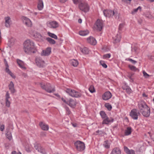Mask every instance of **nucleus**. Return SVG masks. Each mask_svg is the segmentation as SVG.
I'll list each match as a JSON object with an SVG mask.
<instances>
[{
  "mask_svg": "<svg viewBox=\"0 0 154 154\" xmlns=\"http://www.w3.org/2000/svg\"><path fill=\"white\" fill-rule=\"evenodd\" d=\"M24 51L28 54L35 52V45L34 42L30 39L26 40L23 43Z\"/></svg>",
  "mask_w": 154,
  "mask_h": 154,
  "instance_id": "nucleus-1",
  "label": "nucleus"
},
{
  "mask_svg": "<svg viewBox=\"0 0 154 154\" xmlns=\"http://www.w3.org/2000/svg\"><path fill=\"white\" fill-rule=\"evenodd\" d=\"M103 13L104 15L106 17H110L114 16L116 19L119 18V14L116 11L115 12L111 10H104Z\"/></svg>",
  "mask_w": 154,
  "mask_h": 154,
  "instance_id": "nucleus-2",
  "label": "nucleus"
},
{
  "mask_svg": "<svg viewBox=\"0 0 154 154\" xmlns=\"http://www.w3.org/2000/svg\"><path fill=\"white\" fill-rule=\"evenodd\" d=\"M40 85L42 89L45 90L48 93L53 92L55 91L54 88L51 86V85L50 83L45 84L42 82L40 83Z\"/></svg>",
  "mask_w": 154,
  "mask_h": 154,
  "instance_id": "nucleus-3",
  "label": "nucleus"
},
{
  "mask_svg": "<svg viewBox=\"0 0 154 154\" xmlns=\"http://www.w3.org/2000/svg\"><path fill=\"white\" fill-rule=\"evenodd\" d=\"M66 92L72 97L78 98L81 96V94L80 93L75 90L70 88L67 89Z\"/></svg>",
  "mask_w": 154,
  "mask_h": 154,
  "instance_id": "nucleus-4",
  "label": "nucleus"
},
{
  "mask_svg": "<svg viewBox=\"0 0 154 154\" xmlns=\"http://www.w3.org/2000/svg\"><path fill=\"white\" fill-rule=\"evenodd\" d=\"M79 9L85 12L88 11L89 10V7L88 4L85 2H81L79 3Z\"/></svg>",
  "mask_w": 154,
  "mask_h": 154,
  "instance_id": "nucleus-5",
  "label": "nucleus"
},
{
  "mask_svg": "<svg viewBox=\"0 0 154 154\" xmlns=\"http://www.w3.org/2000/svg\"><path fill=\"white\" fill-rule=\"evenodd\" d=\"M140 115V112L138 111L136 109H132L130 114V116L134 120H137L138 116Z\"/></svg>",
  "mask_w": 154,
  "mask_h": 154,
  "instance_id": "nucleus-6",
  "label": "nucleus"
},
{
  "mask_svg": "<svg viewBox=\"0 0 154 154\" xmlns=\"http://www.w3.org/2000/svg\"><path fill=\"white\" fill-rule=\"evenodd\" d=\"M75 145L78 151H82L85 148L84 143L79 140L77 141L75 143Z\"/></svg>",
  "mask_w": 154,
  "mask_h": 154,
  "instance_id": "nucleus-7",
  "label": "nucleus"
},
{
  "mask_svg": "<svg viewBox=\"0 0 154 154\" xmlns=\"http://www.w3.org/2000/svg\"><path fill=\"white\" fill-rule=\"evenodd\" d=\"M47 25L48 27L53 29L57 28L59 26L58 23L55 21H50L47 23Z\"/></svg>",
  "mask_w": 154,
  "mask_h": 154,
  "instance_id": "nucleus-8",
  "label": "nucleus"
},
{
  "mask_svg": "<svg viewBox=\"0 0 154 154\" xmlns=\"http://www.w3.org/2000/svg\"><path fill=\"white\" fill-rule=\"evenodd\" d=\"M138 109L140 112L144 110L149 106L143 101H141L138 104Z\"/></svg>",
  "mask_w": 154,
  "mask_h": 154,
  "instance_id": "nucleus-9",
  "label": "nucleus"
},
{
  "mask_svg": "<svg viewBox=\"0 0 154 154\" xmlns=\"http://www.w3.org/2000/svg\"><path fill=\"white\" fill-rule=\"evenodd\" d=\"M34 147L38 151L42 154H46V152L45 149L39 144L35 143L34 144Z\"/></svg>",
  "mask_w": 154,
  "mask_h": 154,
  "instance_id": "nucleus-10",
  "label": "nucleus"
},
{
  "mask_svg": "<svg viewBox=\"0 0 154 154\" xmlns=\"http://www.w3.org/2000/svg\"><path fill=\"white\" fill-rule=\"evenodd\" d=\"M35 62L37 65L39 67H43L45 65L44 61L39 57L36 58Z\"/></svg>",
  "mask_w": 154,
  "mask_h": 154,
  "instance_id": "nucleus-11",
  "label": "nucleus"
},
{
  "mask_svg": "<svg viewBox=\"0 0 154 154\" xmlns=\"http://www.w3.org/2000/svg\"><path fill=\"white\" fill-rule=\"evenodd\" d=\"M103 27V23L102 21L100 20H97L94 26L95 28L97 30L100 31L102 29Z\"/></svg>",
  "mask_w": 154,
  "mask_h": 154,
  "instance_id": "nucleus-12",
  "label": "nucleus"
},
{
  "mask_svg": "<svg viewBox=\"0 0 154 154\" xmlns=\"http://www.w3.org/2000/svg\"><path fill=\"white\" fill-rule=\"evenodd\" d=\"M22 20L23 23L26 26L31 27L32 26V22L29 18L25 17H23L22 18Z\"/></svg>",
  "mask_w": 154,
  "mask_h": 154,
  "instance_id": "nucleus-13",
  "label": "nucleus"
},
{
  "mask_svg": "<svg viewBox=\"0 0 154 154\" xmlns=\"http://www.w3.org/2000/svg\"><path fill=\"white\" fill-rule=\"evenodd\" d=\"M141 113L142 115L144 117H149L150 114V109L149 107L144 109L143 110L140 112Z\"/></svg>",
  "mask_w": 154,
  "mask_h": 154,
  "instance_id": "nucleus-14",
  "label": "nucleus"
},
{
  "mask_svg": "<svg viewBox=\"0 0 154 154\" xmlns=\"http://www.w3.org/2000/svg\"><path fill=\"white\" fill-rule=\"evenodd\" d=\"M51 52V48L48 47L45 50H43L41 53L42 56H48L49 55Z\"/></svg>",
  "mask_w": 154,
  "mask_h": 154,
  "instance_id": "nucleus-15",
  "label": "nucleus"
},
{
  "mask_svg": "<svg viewBox=\"0 0 154 154\" xmlns=\"http://www.w3.org/2000/svg\"><path fill=\"white\" fill-rule=\"evenodd\" d=\"M4 20H5V26L7 28L9 27L11 23V21L10 17L8 16L6 17H5Z\"/></svg>",
  "mask_w": 154,
  "mask_h": 154,
  "instance_id": "nucleus-16",
  "label": "nucleus"
},
{
  "mask_svg": "<svg viewBox=\"0 0 154 154\" xmlns=\"http://www.w3.org/2000/svg\"><path fill=\"white\" fill-rule=\"evenodd\" d=\"M114 121V119L113 118H111L109 119L107 116L103 120L102 122L103 125H108L110 122H113Z\"/></svg>",
  "mask_w": 154,
  "mask_h": 154,
  "instance_id": "nucleus-17",
  "label": "nucleus"
},
{
  "mask_svg": "<svg viewBox=\"0 0 154 154\" xmlns=\"http://www.w3.org/2000/svg\"><path fill=\"white\" fill-rule=\"evenodd\" d=\"M112 97V94L109 91L105 92L102 95L103 99L105 100H107Z\"/></svg>",
  "mask_w": 154,
  "mask_h": 154,
  "instance_id": "nucleus-18",
  "label": "nucleus"
},
{
  "mask_svg": "<svg viewBox=\"0 0 154 154\" xmlns=\"http://www.w3.org/2000/svg\"><path fill=\"white\" fill-rule=\"evenodd\" d=\"M87 41L88 43L93 45H95L97 43L96 39L90 36L88 38Z\"/></svg>",
  "mask_w": 154,
  "mask_h": 154,
  "instance_id": "nucleus-19",
  "label": "nucleus"
},
{
  "mask_svg": "<svg viewBox=\"0 0 154 154\" xmlns=\"http://www.w3.org/2000/svg\"><path fill=\"white\" fill-rule=\"evenodd\" d=\"M39 125L41 129L43 130L48 131L49 129L48 125L42 122H40Z\"/></svg>",
  "mask_w": 154,
  "mask_h": 154,
  "instance_id": "nucleus-20",
  "label": "nucleus"
},
{
  "mask_svg": "<svg viewBox=\"0 0 154 154\" xmlns=\"http://www.w3.org/2000/svg\"><path fill=\"white\" fill-rule=\"evenodd\" d=\"M17 61L19 66L21 68L23 69H26V68L25 66V64L23 62L18 59H17Z\"/></svg>",
  "mask_w": 154,
  "mask_h": 154,
  "instance_id": "nucleus-21",
  "label": "nucleus"
},
{
  "mask_svg": "<svg viewBox=\"0 0 154 154\" xmlns=\"http://www.w3.org/2000/svg\"><path fill=\"white\" fill-rule=\"evenodd\" d=\"M67 104L71 107L74 108L76 105V102L75 100L70 99L69 100Z\"/></svg>",
  "mask_w": 154,
  "mask_h": 154,
  "instance_id": "nucleus-22",
  "label": "nucleus"
},
{
  "mask_svg": "<svg viewBox=\"0 0 154 154\" xmlns=\"http://www.w3.org/2000/svg\"><path fill=\"white\" fill-rule=\"evenodd\" d=\"M110 154H121V151L119 148L115 147L112 149Z\"/></svg>",
  "mask_w": 154,
  "mask_h": 154,
  "instance_id": "nucleus-23",
  "label": "nucleus"
},
{
  "mask_svg": "<svg viewBox=\"0 0 154 154\" xmlns=\"http://www.w3.org/2000/svg\"><path fill=\"white\" fill-rule=\"evenodd\" d=\"M124 150L127 154H135L134 151L132 149L130 150L126 146H124Z\"/></svg>",
  "mask_w": 154,
  "mask_h": 154,
  "instance_id": "nucleus-24",
  "label": "nucleus"
},
{
  "mask_svg": "<svg viewBox=\"0 0 154 154\" xmlns=\"http://www.w3.org/2000/svg\"><path fill=\"white\" fill-rule=\"evenodd\" d=\"M14 85L13 83L12 82H11L9 85V88L11 92L13 93L15 91V90L14 88Z\"/></svg>",
  "mask_w": 154,
  "mask_h": 154,
  "instance_id": "nucleus-25",
  "label": "nucleus"
},
{
  "mask_svg": "<svg viewBox=\"0 0 154 154\" xmlns=\"http://www.w3.org/2000/svg\"><path fill=\"white\" fill-rule=\"evenodd\" d=\"M132 131V129L131 127H127L125 131V135L128 136L130 135L131 134Z\"/></svg>",
  "mask_w": 154,
  "mask_h": 154,
  "instance_id": "nucleus-26",
  "label": "nucleus"
},
{
  "mask_svg": "<svg viewBox=\"0 0 154 154\" xmlns=\"http://www.w3.org/2000/svg\"><path fill=\"white\" fill-rule=\"evenodd\" d=\"M121 36L120 34H117V35L114 37L113 38L114 40V43H117L119 42L120 40Z\"/></svg>",
  "mask_w": 154,
  "mask_h": 154,
  "instance_id": "nucleus-27",
  "label": "nucleus"
},
{
  "mask_svg": "<svg viewBox=\"0 0 154 154\" xmlns=\"http://www.w3.org/2000/svg\"><path fill=\"white\" fill-rule=\"evenodd\" d=\"M43 3L42 0H39V2L38 5V8L39 10H42L43 8Z\"/></svg>",
  "mask_w": 154,
  "mask_h": 154,
  "instance_id": "nucleus-28",
  "label": "nucleus"
},
{
  "mask_svg": "<svg viewBox=\"0 0 154 154\" xmlns=\"http://www.w3.org/2000/svg\"><path fill=\"white\" fill-rule=\"evenodd\" d=\"M81 51L84 54H87L89 53V50L87 48L84 47L80 49Z\"/></svg>",
  "mask_w": 154,
  "mask_h": 154,
  "instance_id": "nucleus-29",
  "label": "nucleus"
},
{
  "mask_svg": "<svg viewBox=\"0 0 154 154\" xmlns=\"http://www.w3.org/2000/svg\"><path fill=\"white\" fill-rule=\"evenodd\" d=\"M71 65L74 67H76L79 64L78 61L76 60H72L70 61Z\"/></svg>",
  "mask_w": 154,
  "mask_h": 154,
  "instance_id": "nucleus-30",
  "label": "nucleus"
},
{
  "mask_svg": "<svg viewBox=\"0 0 154 154\" xmlns=\"http://www.w3.org/2000/svg\"><path fill=\"white\" fill-rule=\"evenodd\" d=\"M6 136L7 137L9 140H11L12 138L11 132L9 131V130H7V133H6Z\"/></svg>",
  "mask_w": 154,
  "mask_h": 154,
  "instance_id": "nucleus-31",
  "label": "nucleus"
},
{
  "mask_svg": "<svg viewBox=\"0 0 154 154\" xmlns=\"http://www.w3.org/2000/svg\"><path fill=\"white\" fill-rule=\"evenodd\" d=\"M15 42V40L14 38H11L9 40L8 44L9 46L11 47L14 45Z\"/></svg>",
  "mask_w": 154,
  "mask_h": 154,
  "instance_id": "nucleus-32",
  "label": "nucleus"
},
{
  "mask_svg": "<svg viewBox=\"0 0 154 154\" xmlns=\"http://www.w3.org/2000/svg\"><path fill=\"white\" fill-rule=\"evenodd\" d=\"M144 15L146 17L149 19H152L153 18V16L151 14L150 12L149 11L144 13Z\"/></svg>",
  "mask_w": 154,
  "mask_h": 154,
  "instance_id": "nucleus-33",
  "label": "nucleus"
},
{
  "mask_svg": "<svg viewBox=\"0 0 154 154\" xmlns=\"http://www.w3.org/2000/svg\"><path fill=\"white\" fill-rule=\"evenodd\" d=\"M89 33V32L88 30L85 31H80L79 32V34L82 36H85L88 35Z\"/></svg>",
  "mask_w": 154,
  "mask_h": 154,
  "instance_id": "nucleus-34",
  "label": "nucleus"
},
{
  "mask_svg": "<svg viewBox=\"0 0 154 154\" xmlns=\"http://www.w3.org/2000/svg\"><path fill=\"white\" fill-rule=\"evenodd\" d=\"M100 114L101 118L103 120L107 116L105 112L103 111H101L100 112Z\"/></svg>",
  "mask_w": 154,
  "mask_h": 154,
  "instance_id": "nucleus-35",
  "label": "nucleus"
},
{
  "mask_svg": "<svg viewBox=\"0 0 154 154\" xmlns=\"http://www.w3.org/2000/svg\"><path fill=\"white\" fill-rule=\"evenodd\" d=\"M48 34L49 36L52 38H53L56 39H57V36L54 33H52L49 32H48Z\"/></svg>",
  "mask_w": 154,
  "mask_h": 154,
  "instance_id": "nucleus-36",
  "label": "nucleus"
},
{
  "mask_svg": "<svg viewBox=\"0 0 154 154\" xmlns=\"http://www.w3.org/2000/svg\"><path fill=\"white\" fill-rule=\"evenodd\" d=\"M47 41L50 44H54L55 43V41L53 39L50 38H46Z\"/></svg>",
  "mask_w": 154,
  "mask_h": 154,
  "instance_id": "nucleus-37",
  "label": "nucleus"
},
{
  "mask_svg": "<svg viewBox=\"0 0 154 154\" xmlns=\"http://www.w3.org/2000/svg\"><path fill=\"white\" fill-rule=\"evenodd\" d=\"M103 145L104 146L106 149L109 148L110 147V145L108 143V141L107 140L104 141Z\"/></svg>",
  "mask_w": 154,
  "mask_h": 154,
  "instance_id": "nucleus-38",
  "label": "nucleus"
},
{
  "mask_svg": "<svg viewBox=\"0 0 154 154\" xmlns=\"http://www.w3.org/2000/svg\"><path fill=\"white\" fill-rule=\"evenodd\" d=\"M139 9L140 11L141 10V7L140 6H139L137 8L133 9L131 12V14H134L137 12Z\"/></svg>",
  "mask_w": 154,
  "mask_h": 154,
  "instance_id": "nucleus-39",
  "label": "nucleus"
},
{
  "mask_svg": "<svg viewBox=\"0 0 154 154\" xmlns=\"http://www.w3.org/2000/svg\"><path fill=\"white\" fill-rule=\"evenodd\" d=\"M96 135L102 136L104 132L101 130H98L96 131Z\"/></svg>",
  "mask_w": 154,
  "mask_h": 154,
  "instance_id": "nucleus-40",
  "label": "nucleus"
},
{
  "mask_svg": "<svg viewBox=\"0 0 154 154\" xmlns=\"http://www.w3.org/2000/svg\"><path fill=\"white\" fill-rule=\"evenodd\" d=\"M89 91L92 93L95 92V90L94 88V87L93 85H91L90 86L89 88Z\"/></svg>",
  "mask_w": 154,
  "mask_h": 154,
  "instance_id": "nucleus-41",
  "label": "nucleus"
},
{
  "mask_svg": "<svg viewBox=\"0 0 154 154\" xmlns=\"http://www.w3.org/2000/svg\"><path fill=\"white\" fill-rule=\"evenodd\" d=\"M100 64L104 68H106L107 67V65L103 61L100 60Z\"/></svg>",
  "mask_w": 154,
  "mask_h": 154,
  "instance_id": "nucleus-42",
  "label": "nucleus"
},
{
  "mask_svg": "<svg viewBox=\"0 0 154 154\" xmlns=\"http://www.w3.org/2000/svg\"><path fill=\"white\" fill-rule=\"evenodd\" d=\"M111 56L110 54H107L103 56V58L104 59H107L110 57Z\"/></svg>",
  "mask_w": 154,
  "mask_h": 154,
  "instance_id": "nucleus-43",
  "label": "nucleus"
},
{
  "mask_svg": "<svg viewBox=\"0 0 154 154\" xmlns=\"http://www.w3.org/2000/svg\"><path fill=\"white\" fill-rule=\"evenodd\" d=\"M126 60H128L131 63L133 64H135L136 63H137V61L136 60H133L132 59L130 58H128L126 59Z\"/></svg>",
  "mask_w": 154,
  "mask_h": 154,
  "instance_id": "nucleus-44",
  "label": "nucleus"
},
{
  "mask_svg": "<svg viewBox=\"0 0 154 154\" xmlns=\"http://www.w3.org/2000/svg\"><path fill=\"white\" fill-rule=\"evenodd\" d=\"M105 106L109 110H110L112 108V106L109 103L106 104L105 105Z\"/></svg>",
  "mask_w": 154,
  "mask_h": 154,
  "instance_id": "nucleus-45",
  "label": "nucleus"
},
{
  "mask_svg": "<svg viewBox=\"0 0 154 154\" xmlns=\"http://www.w3.org/2000/svg\"><path fill=\"white\" fill-rule=\"evenodd\" d=\"M128 67L132 70L136 71L137 69V68L134 66L131 65H128Z\"/></svg>",
  "mask_w": 154,
  "mask_h": 154,
  "instance_id": "nucleus-46",
  "label": "nucleus"
},
{
  "mask_svg": "<svg viewBox=\"0 0 154 154\" xmlns=\"http://www.w3.org/2000/svg\"><path fill=\"white\" fill-rule=\"evenodd\" d=\"M26 151L27 152H30L32 150V148L29 146H26L25 147Z\"/></svg>",
  "mask_w": 154,
  "mask_h": 154,
  "instance_id": "nucleus-47",
  "label": "nucleus"
},
{
  "mask_svg": "<svg viewBox=\"0 0 154 154\" xmlns=\"http://www.w3.org/2000/svg\"><path fill=\"white\" fill-rule=\"evenodd\" d=\"M65 109L66 111V112L67 115H69L71 114V112L69 110V107H66Z\"/></svg>",
  "mask_w": 154,
  "mask_h": 154,
  "instance_id": "nucleus-48",
  "label": "nucleus"
},
{
  "mask_svg": "<svg viewBox=\"0 0 154 154\" xmlns=\"http://www.w3.org/2000/svg\"><path fill=\"white\" fill-rule=\"evenodd\" d=\"M143 76L146 78H149V75H148L146 72L144 71H143Z\"/></svg>",
  "mask_w": 154,
  "mask_h": 154,
  "instance_id": "nucleus-49",
  "label": "nucleus"
},
{
  "mask_svg": "<svg viewBox=\"0 0 154 154\" xmlns=\"http://www.w3.org/2000/svg\"><path fill=\"white\" fill-rule=\"evenodd\" d=\"M125 91L126 92L129 94H130L131 92V90L129 87H128L127 89H126Z\"/></svg>",
  "mask_w": 154,
  "mask_h": 154,
  "instance_id": "nucleus-50",
  "label": "nucleus"
},
{
  "mask_svg": "<svg viewBox=\"0 0 154 154\" xmlns=\"http://www.w3.org/2000/svg\"><path fill=\"white\" fill-rule=\"evenodd\" d=\"M6 106L8 107H9L10 105V102L9 100H5Z\"/></svg>",
  "mask_w": 154,
  "mask_h": 154,
  "instance_id": "nucleus-51",
  "label": "nucleus"
},
{
  "mask_svg": "<svg viewBox=\"0 0 154 154\" xmlns=\"http://www.w3.org/2000/svg\"><path fill=\"white\" fill-rule=\"evenodd\" d=\"M9 66H8L7 67H6L5 69V72L8 73V74H9V73H10L11 72L10 70V69H9Z\"/></svg>",
  "mask_w": 154,
  "mask_h": 154,
  "instance_id": "nucleus-52",
  "label": "nucleus"
},
{
  "mask_svg": "<svg viewBox=\"0 0 154 154\" xmlns=\"http://www.w3.org/2000/svg\"><path fill=\"white\" fill-rule=\"evenodd\" d=\"M5 97H6L5 100H9V99L10 98V97L9 96V94L8 92H7L6 93V94L5 95Z\"/></svg>",
  "mask_w": 154,
  "mask_h": 154,
  "instance_id": "nucleus-53",
  "label": "nucleus"
},
{
  "mask_svg": "<svg viewBox=\"0 0 154 154\" xmlns=\"http://www.w3.org/2000/svg\"><path fill=\"white\" fill-rule=\"evenodd\" d=\"M123 27V24L122 23L120 24L119 26V30H121L122 28Z\"/></svg>",
  "mask_w": 154,
  "mask_h": 154,
  "instance_id": "nucleus-54",
  "label": "nucleus"
},
{
  "mask_svg": "<svg viewBox=\"0 0 154 154\" xmlns=\"http://www.w3.org/2000/svg\"><path fill=\"white\" fill-rule=\"evenodd\" d=\"M132 75L131 74H129L128 75V77L129 78V79L132 81H133V79L132 78Z\"/></svg>",
  "mask_w": 154,
  "mask_h": 154,
  "instance_id": "nucleus-55",
  "label": "nucleus"
},
{
  "mask_svg": "<svg viewBox=\"0 0 154 154\" xmlns=\"http://www.w3.org/2000/svg\"><path fill=\"white\" fill-rule=\"evenodd\" d=\"M9 74L13 78L15 79V76L14 75V74L11 72L10 73H9Z\"/></svg>",
  "mask_w": 154,
  "mask_h": 154,
  "instance_id": "nucleus-56",
  "label": "nucleus"
},
{
  "mask_svg": "<svg viewBox=\"0 0 154 154\" xmlns=\"http://www.w3.org/2000/svg\"><path fill=\"white\" fill-rule=\"evenodd\" d=\"M4 129V125H2L0 126V130L1 131H3Z\"/></svg>",
  "mask_w": 154,
  "mask_h": 154,
  "instance_id": "nucleus-57",
  "label": "nucleus"
},
{
  "mask_svg": "<svg viewBox=\"0 0 154 154\" xmlns=\"http://www.w3.org/2000/svg\"><path fill=\"white\" fill-rule=\"evenodd\" d=\"M4 63H5L6 67H8V66H8V65L7 62L6 61V60L5 59L4 60Z\"/></svg>",
  "mask_w": 154,
  "mask_h": 154,
  "instance_id": "nucleus-58",
  "label": "nucleus"
},
{
  "mask_svg": "<svg viewBox=\"0 0 154 154\" xmlns=\"http://www.w3.org/2000/svg\"><path fill=\"white\" fill-rule=\"evenodd\" d=\"M128 87V86L125 85L122 87V88L123 90H125L126 89H127Z\"/></svg>",
  "mask_w": 154,
  "mask_h": 154,
  "instance_id": "nucleus-59",
  "label": "nucleus"
},
{
  "mask_svg": "<svg viewBox=\"0 0 154 154\" xmlns=\"http://www.w3.org/2000/svg\"><path fill=\"white\" fill-rule=\"evenodd\" d=\"M22 76L25 78H26L27 77V75L24 73H22Z\"/></svg>",
  "mask_w": 154,
  "mask_h": 154,
  "instance_id": "nucleus-60",
  "label": "nucleus"
},
{
  "mask_svg": "<svg viewBox=\"0 0 154 154\" xmlns=\"http://www.w3.org/2000/svg\"><path fill=\"white\" fill-rule=\"evenodd\" d=\"M11 153L12 154H21V153L20 152H19V153L17 154V152L15 151L12 152Z\"/></svg>",
  "mask_w": 154,
  "mask_h": 154,
  "instance_id": "nucleus-61",
  "label": "nucleus"
},
{
  "mask_svg": "<svg viewBox=\"0 0 154 154\" xmlns=\"http://www.w3.org/2000/svg\"><path fill=\"white\" fill-rule=\"evenodd\" d=\"M73 3L75 4H76L78 3V0H72Z\"/></svg>",
  "mask_w": 154,
  "mask_h": 154,
  "instance_id": "nucleus-62",
  "label": "nucleus"
},
{
  "mask_svg": "<svg viewBox=\"0 0 154 154\" xmlns=\"http://www.w3.org/2000/svg\"><path fill=\"white\" fill-rule=\"evenodd\" d=\"M68 100H67V99H66H66H65L63 101L65 103H66L67 104H68Z\"/></svg>",
  "mask_w": 154,
  "mask_h": 154,
  "instance_id": "nucleus-63",
  "label": "nucleus"
},
{
  "mask_svg": "<svg viewBox=\"0 0 154 154\" xmlns=\"http://www.w3.org/2000/svg\"><path fill=\"white\" fill-rule=\"evenodd\" d=\"M37 35L38 38H40L42 37L41 35L39 34V33H37Z\"/></svg>",
  "mask_w": 154,
  "mask_h": 154,
  "instance_id": "nucleus-64",
  "label": "nucleus"
}]
</instances>
